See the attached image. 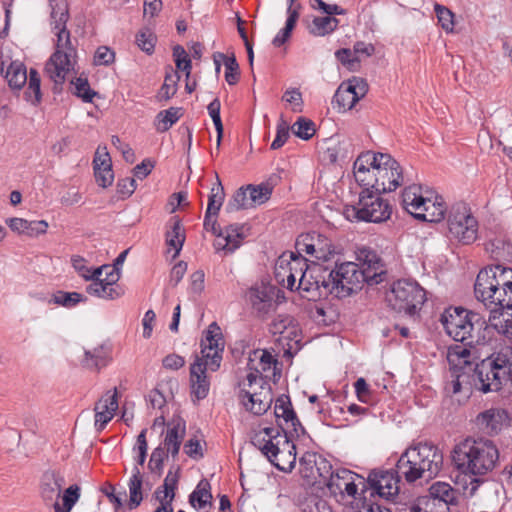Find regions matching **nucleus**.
I'll list each match as a JSON object with an SVG mask.
<instances>
[{"instance_id": "nucleus-1", "label": "nucleus", "mask_w": 512, "mask_h": 512, "mask_svg": "<svg viewBox=\"0 0 512 512\" xmlns=\"http://www.w3.org/2000/svg\"><path fill=\"white\" fill-rule=\"evenodd\" d=\"M51 25L57 30V43L53 54L45 64V73L53 82V93L62 92L66 75L74 70L77 51L72 45L71 34L66 24L69 20V6L66 0H50Z\"/></svg>"}, {"instance_id": "nucleus-2", "label": "nucleus", "mask_w": 512, "mask_h": 512, "mask_svg": "<svg viewBox=\"0 0 512 512\" xmlns=\"http://www.w3.org/2000/svg\"><path fill=\"white\" fill-rule=\"evenodd\" d=\"M474 295L490 314L512 310V268L502 264L482 268L476 276Z\"/></svg>"}, {"instance_id": "nucleus-3", "label": "nucleus", "mask_w": 512, "mask_h": 512, "mask_svg": "<svg viewBox=\"0 0 512 512\" xmlns=\"http://www.w3.org/2000/svg\"><path fill=\"white\" fill-rule=\"evenodd\" d=\"M446 333L456 342L475 347L492 338V327L479 313L461 306L449 307L440 316Z\"/></svg>"}, {"instance_id": "nucleus-4", "label": "nucleus", "mask_w": 512, "mask_h": 512, "mask_svg": "<svg viewBox=\"0 0 512 512\" xmlns=\"http://www.w3.org/2000/svg\"><path fill=\"white\" fill-rule=\"evenodd\" d=\"M318 278V298L323 295H334L341 299L356 293L366 283L367 274L360 270L359 264L354 262H341L338 260L322 264L321 268L312 270Z\"/></svg>"}, {"instance_id": "nucleus-5", "label": "nucleus", "mask_w": 512, "mask_h": 512, "mask_svg": "<svg viewBox=\"0 0 512 512\" xmlns=\"http://www.w3.org/2000/svg\"><path fill=\"white\" fill-rule=\"evenodd\" d=\"M499 460V450L488 439H470L457 444L452 451V463L457 471L469 476H484L493 471Z\"/></svg>"}, {"instance_id": "nucleus-6", "label": "nucleus", "mask_w": 512, "mask_h": 512, "mask_svg": "<svg viewBox=\"0 0 512 512\" xmlns=\"http://www.w3.org/2000/svg\"><path fill=\"white\" fill-rule=\"evenodd\" d=\"M443 454L431 442L418 443L407 448L396 463L397 473L408 483L420 478H433L441 470Z\"/></svg>"}, {"instance_id": "nucleus-7", "label": "nucleus", "mask_w": 512, "mask_h": 512, "mask_svg": "<svg viewBox=\"0 0 512 512\" xmlns=\"http://www.w3.org/2000/svg\"><path fill=\"white\" fill-rule=\"evenodd\" d=\"M426 300V290L411 279L395 281L386 294V302L393 311L411 318L419 315Z\"/></svg>"}, {"instance_id": "nucleus-8", "label": "nucleus", "mask_w": 512, "mask_h": 512, "mask_svg": "<svg viewBox=\"0 0 512 512\" xmlns=\"http://www.w3.org/2000/svg\"><path fill=\"white\" fill-rule=\"evenodd\" d=\"M382 193L362 189L355 205L344 207V216L349 221L381 223L388 220L392 207L381 197Z\"/></svg>"}, {"instance_id": "nucleus-9", "label": "nucleus", "mask_w": 512, "mask_h": 512, "mask_svg": "<svg viewBox=\"0 0 512 512\" xmlns=\"http://www.w3.org/2000/svg\"><path fill=\"white\" fill-rule=\"evenodd\" d=\"M447 226L450 237L463 244H471L477 239L478 222L465 203H456L450 208Z\"/></svg>"}, {"instance_id": "nucleus-10", "label": "nucleus", "mask_w": 512, "mask_h": 512, "mask_svg": "<svg viewBox=\"0 0 512 512\" xmlns=\"http://www.w3.org/2000/svg\"><path fill=\"white\" fill-rule=\"evenodd\" d=\"M332 466L331 464L323 459L320 461V463L317 465V470H326V473L328 474L325 476L323 473L320 472V476L325 478H328V482L326 483L327 488L333 495L340 494L344 496L346 493L348 496L356 498L357 494V484L355 483V477H358L361 479V484L363 487H366L365 480L363 477L359 476L358 474L352 472L349 469L341 468L337 469L336 471H331Z\"/></svg>"}, {"instance_id": "nucleus-11", "label": "nucleus", "mask_w": 512, "mask_h": 512, "mask_svg": "<svg viewBox=\"0 0 512 512\" xmlns=\"http://www.w3.org/2000/svg\"><path fill=\"white\" fill-rule=\"evenodd\" d=\"M301 254L289 253V264L294 278V290L306 292L309 299L318 297L319 282L315 275H312L314 268H321L322 264L312 263L308 265Z\"/></svg>"}, {"instance_id": "nucleus-12", "label": "nucleus", "mask_w": 512, "mask_h": 512, "mask_svg": "<svg viewBox=\"0 0 512 512\" xmlns=\"http://www.w3.org/2000/svg\"><path fill=\"white\" fill-rule=\"evenodd\" d=\"M478 369L481 377L492 373V380L495 381L484 385L483 393L498 392L503 385L512 383V363L504 355L498 354L495 359L482 360Z\"/></svg>"}, {"instance_id": "nucleus-13", "label": "nucleus", "mask_w": 512, "mask_h": 512, "mask_svg": "<svg viewBox=\"0 0 512 512\" xmlns=\"http://www.w3.org/2000/svg\"><path fill=\"white\" fill-rule=\"evenodd\" d=\"M204 334V338L201 340V358L208 363L209 370L215 372L220 368L222 362L225 346L223 335L216 322H212Z\"/></svg>"}, {"instance_id": "nucleus-14", "label": "nucleus", "mask_w": 512, "mask_h": 512, "mask_svg": "<svg viewBox=\"0 0 512 512\" xmlns=\"http://www.w3.org/2000/svg\"><path fill=\"white\" fill-rule=\"evenodd\" d=\"M277 428L280 429V437L274 441V446L279 449L278 451L271 449L269 462L280 471L291 472L296 464V445L282 424H279Z\"/></svg>"}, {"instance_id": "nucleus-15", "label": "nucleus", "mask_w": 512, "mask_h": 512, "mask_svg": "<svg viewBox=\"0 0 512 512\" xmlns=\"http://www.w3.org/2000/svg\"><path fill=\"white\" fill-rule=\"evenodd\" d=\"M240 399L247 411L254 415H263L273 403L272 387L267 380L261 378L259 391L243 389L240 391Z\"/></svg>"}, {"instance_id": "nucleus-16", "label": "nucleus", "mask_w": 512, "mask_h": 512, "mask_svg": "<svg viewBox=\"0 0 512 512\" xmlns=\"http://www.w3.org/2000/svg\"><path fill=\"white\" fill-rule=\"evenodd\" d=\"M402 475L396 469L372 470L367 478V483L380 497L390 498L397 496L400 491Z\"/></svg>"}, {"instance_id": "nucleus-17", "label": "nucleus", "mask_w": 512, "mask_h": 512, "mask_svg": "<svg viewBox=\"0 0 512 512\" xmlns=\"http://www.w3.org/2000/svg\"><path fill=\"white\" fill-rule=\"evenodd\" d=\"M278 360L267 350H254L248 361V368L260 373V379L273 380L277 383L281 377V368Z\"/></svg>"}, {"instance_id": "nucleus-18", "label": "nucleus", "mask_w": 512, "mask_h": 512, "mask_svg": "<svg viewBox=\"0 0 512 512\" xmlns=\"http://www.w3.org/2000/svg\"><path fill=\"white\" fill-rule=\"evenodd\" d=\"M64 484V476L59 471L47 470L42 474L39 483V494L47 507L54 509V503L59 500Z\"/></svg>"}, {"instance_id": "nucleus-19", "label": "nucleus", "mask_w": 512, "mask_h": 512, "mask_svg": "<svg viewBox=\"0 0 512 512\" xmlns=\"http://www.w3.org/2000/svg\"><path fill=\"white\" fill-rule=\"evenodd\" d=\"M357 260L360 262V270L367 274L366 283L368 285H375L382 282L385 271L381 258L376 251L369 247H363L357 252Z\"/></svg>"}, {"instance_id": "nucleus-20", "label": "nucleus", "mask_w": 512, "mask_h": 512, "mask_svg": "<svg viewBox=\"0 0 512 512\" xmlns=\"http://www.w3.org/2000/svg\"><path fill=\"white\" fill-rule=\"evenodd\" d=\"M389 160L384 165L376 167L379 193L395 191L403 184V172L400 164L391 155H389Z\"/></svg>"}, {"instance_id": "nucleus-21", "label": "nucleus", "mask_w": 512, "mask_h": 512, "mask_svg": "<svg viewBox=\"0 0 512 512\" xmlns=\"http://www.w3.org/2000/svg\"><path fill=\"white\" fill-rule=\"evenodd\" d=\"M430 195H425L423 201L416 204V214L414 218L425 221L438 223L444 219L446 213V206L442 197L435 195L432 197L433 192H429Z\"/></svg>"}, {"instance_id": "nucleus-22", "label": "nucleus", "mask_w": 512, "mask_h": 512, "mask_svg": "<svg viewBox=\"0 0 512 512\" xmlns=\"http://www.w3.org/2000/svg\"><path fill=\"white\" fill-rule=\"evenodd\" d=\"M208 369V363L196 355L195 361L190 366V383L191 394L197 400L206 398L209 393L210 381L206 373Z\"/></svg>"}, {"instance_id": "nucleus-23", "label": "nucleus", "mask_w": 512, "mask_h": 512, "mask_svg": "<svg viewBox=\"0 0 512 512\" xmlns=\"http://www.w3.org/2000/svg\"><path fill=\"white\" fill-rule=\"evenodd\" d=\"M118 409V392L114 388L113 393L106 392L95 404V428L102 431L106 425L112 420Z\"/></svg>"}, {"instance_id": "nucleus-24", "label": "nucleus", "mask_w": 512, "mask_h": 512, "mask_svg": "<svg viewBox=\"0 0 512 512\" xmlns=\"http://www.w3.org/2000/svg\"><path fill=\"white\" fill-rule=\"evenodd\" d=\"M93 169L96 183L102 187L107 188L112 185L114 180V173L112 170V162L106 147L103 151L98 148L93 159Z\"/></svg>"}, {"instance_id": "nucleus-25", "label": "nucleus", "mask_w": 512, "mask_h": 512, "mask_svg": "<svg viewBox=\"0 0 512 512\" xmlns=\"http://www.w3.org/2000/svg\"><path fill=\"white\" fill-rule=\"evenodd\" d=\"M280 437V429L274 427H265L255 432L251 437V443L258 448L264 456L269 460L271 449L278 451V447L274 446V441Z\"/></svg>"}, {"instance_id": "nucleus-26", "label": "nucleus", "mask_w": 512, "mask_h": 512, "mask_svg": "<svg viewBox=\"0 0 512 512\" xmlns=\"http://www.w3.org/2000/svg\"><path fill=\"white\" fill-rule=\"evenodd\" d=\"M185 239V229L182 226L181 219L178 216L171 217L167 224L165 240L168 246L174 248V257H177L180 254Z\"/></svg>"}, {"instance_id": "nucleus-27", "label": "nucleus", "mask_w": 512, "mask_h": 512, "mask_svg": "<svg viewBox=\"0 0 512 512\" xmlns=\"http://www.w3.org/2000/svg\"><path fill=\"white\" fill-rule=\"evenodd\" d=\"M110 361V349L105 345H99L93 349L85 350L82 366L87 369L100 370Z\"/></svg>"}, {"instance_id": "nucleus-28", "label": "nucleus", "mask_w": 512, "mask_h": 512, "mask_svg": "<svg viewBox=\"0 0 512 512\" xmlns=\"http://www.w3.org/2000/svg\"><path fill=\"white\" fill-rule=\"evenodd\" d=\"M223 230L224 243L217 242L218 249L225 250L228 253H233L241 245V240L244 238L243 226L239 224H230Z\"/></svg>"}, {"instance_id": "nucleus-29", "label": "nucleus", "mask_w": 512, "mask_h": 512, "mask_svg": "<svg viewBox=\"0 0 512 512\" xmlns=\"http://www.w3.org/2000/svg\"><path fill=\"white\" fill-rule=\"evenodd\" d=\"M486 251L490 257L500 262L511 261L512 259V243L504 237H496L486 244Z\"/></svg>"}, {"instance_id": "nucleus-30", "label": "nucleus", "mask_w": 512, "mask_h": 512, "mask_svg": "<svg viewBox=\"0 0 512 512\" xmlns=\"http://www.w3.org/2000/svg\"><path fill=\"white\" fill-rule=\"evenodd\" d=\"M274 277L279 285L290 291H294V278L289 264V253H283L277 259L274 268Z\"/></svg>"}, {"instance_id": "nucleus-31", "label": "nucleus", "mask_w": 512, "mask_h": 512, "mask_svg": "<svg viewBox=\"0 0 512 512\" xmlns=\"http://www.w3.org/2000/svg\"><path fill=\"white\" fill-rule=\"evenodd\" d=\"M423 498L431 500H440L450 505H456L458 503L457 491L446 482H435L429 489L428 494Z\"/></svg>"}, {"instance_id": "nucleus-32", "label": "nucleus", "mask_w": 512, "mask_h": 512, "mask_svg": "<svg viewBox=\"0 0 512 512\" xmlns=\"http://www.w3.org/2000/svg\"><path fill=\"white\" fill-rule=\"evenodd\" d=\"M389 160V154L386 153H374L372 151H367L361 153L356 161L354 162V172L367 170V169H376L378 165H384Z\"/></svg>"}, {"instance_id": "nucleus-33", "label": "nucleus", "mask_w": 512, "mask_h": 512, "mask_svg": "<svg viewBox=\"0 0 512 512\" xmlns=\"http://www.w3.org/2000/svg\"><path fill=\"white\" fill-rule=\"evenodd\" d=\"M5 78L11 89L20 90L27 82V70L22 62L12 61L8 66Z\"/></svg>"}, {"instance_id": "nucleus-34", "label": "nucleus", "mask_w": 512, "mask_h": 512, "mask_svg": "<svg viewBox=\"0 0 512 512\" xmlns=\"http://www.w3.org/2000/svg\"><path fill=\"white\" fill-rule=\"evenodd\" d=\"M500 410L488 409L478 414L477 424L488 434H497L501 430Z\"/></svg>"}, {"instance_id": "nucleus-35", "label": "nucleus", "mask_w": 512, "mask_h": 512, "mask_svg": "<svg viewBox=\"0 0 512 512\" xmlns=\"http://www.w3.org/2000/svg\"><path fill=\"white\" fill-rule=\"evenodd\" d=\"M314 250L313 255L316 259L322 260L321 264L332 263L331 256L334 255V247L329 238L314 231Z\"/></svg>"}, {"instance_id": "nucleus-36", "label": "nucleus", "mask_w": 512, "mask_h": 512, "mask_svg": "<svg viewBox=\"0 0 512 512\" xmlns=\"http://www.w3.org/2000/svg\"><path fill=\"white\" fill-rule=\"evenodd\" d=\"M186 434V422L181 417L177 419H172L170 423H168V427L166 430V434L163 440L162 447H167L170 445L182 444L183 439Z\"/></svg>"}, {"instance_id": "nucleus-37", "label": "nucleus", "mask_w": 512, "mask_h": 512, "mask_svg": "<svg viewBox=\"0 0 512 512\" xmlns=\"http://www.w3.org/2000/svg\"><path fill=\"white\" fill-rule=\"evenodd\" d=\"M142 474L137 466L133 468V474L129 480V494L128 508L130 510L136 509L143 500L142 495Z\"/></svg>"}, {"instance_id": "nucleus-38", "label": "nucleus", "mask_w": 512, "mask_h": 512, "mask_svg": "<svg viewBox=\"0 0 512 512\" xmlns=\"http://www.w3.org/2000/svg\"><path fill=\"white\" fill-rule=\"evenodd\" d=\"M183 115L182 108L170 107L167 110L160 111L155 118V128L158 132L168 131Z\"/></svg>"}, {"instance_id": "nucleus-39", "label": "nucleus", "mask_w": 512, "mask_h": 512, "mask_svg": "<svg viewBox=\"0 0 512 512\" xmlns=\"http://www.w3.org/2000/svg\"><path fill=\"white\" fill-rule=\"evenodd\" d=\"M213 499L212 493H211V485L210 482L203 478L199 481L197 484L195 490L190 494L189 496V503L196 507V502L198 508H203L207 504H211V501Z\"/></svg>"}, {"instance_id": "nucleus-40", "label": "nucleus", "mask_w": 512, "mask_h": 512, "mask_svg": "<svg viewBox=\"0 0 512 512\" xmlns=\"http://www.w3.org/2000/svg\"><path fill=\"white\" fill-rule=\"evenodd\" d=\"M474 366L475 364H468L459 367H450V372H452V375L459 377V381L463 384L466 398L469 397L472 388H476Z\"/></svg>"}, {"instance_id": "nucleus-41", "label": "nucleus", "mask_w": 512, "mask_h": 512, "mask_svg": "<svg viewBox=\"0 0 512 512\" xmlns=\"http://www.w3.org/2000/svg\"><path fill=\"white\" fill-rule=\"evenodd\" d=\"M357 102L358 98L343 83L340 84L332 99L333 108H337L339 112L352 109Z\"/></svg>"}, {"instance_id": "nucleus-42", "label": "nucleus", "mask_w": 512, "mask_h": 512, "mask_svg": "<svg viewBox=\"0 0 512 512\" xmlns=\"http://www.w3.org/2000/svg\"><path fill=\"white\" fill-rule=\"evenodd\" d=\"M488 322L489 326L492 327V331L496 330L499 334L512 340V313L505 315L502 311L501 314H490Z\"/></svg>"}, {"instance_id": "nucleus-43", "label": "nucleus", "mask_w": 512, "mask_h": 512, "mask_svg": "<svg viewBox=\"0 0 512 512\" xmlns=\"http://www.w3.org/2000/svg\"><path fill=\"white\" fill-rule=\"evenodd\" d=\"M180 80V75L177 71H173L170 67V72H166L164 83L160 87L156 98L159 102L168 101L177 92V84Z\"/></svg>"}, {"instance_id": "nucleus-44", "label": "nucleus", "mask_w": 512, "mask_h": 512, "mask_svg": "<svg viewBox=\"0 0 512 512\" xmlns=\"http://www.w3.org/2000/svg\"><path fill=\"white\" fill-rule=\"evenodd\" d=\"M425 195L421 191V186L411 185L402 192V205L413 217L416 214V204L423 201Z\"/></svg>"}, {"instance_id": "nucleus-45", "label": "nucleus", "mask_w": 512, "mask_h": 512, "mask_svg": "<svg viewBox=\"0 0 512 512\" xmlns=\"http://www.w3.org/2000/svg\"><path fill=\"white\" fill-rule=\"evenodd\" d=\"M85 301H87V297L81 293L65 292L62 290H58L52 295L51 299L49 300V303H53L58 306H63L65 308H72L75 307L80 302Z\"/></svg>"}, {"instance_id": "nucleus-46", "label": "nucleus", "mask_w": 512, "mask_h": 512, "mask_svg": "<svg viewBox=\"0 0 512 512\" xmlns=\"http://www.w3.org/2000/svg\"><path fill=\"white\" fill-rule=\"evenodd\" d=\"M469 345H454L448 349V361L450 367H459L468 364H474L469 360L471 352Z\"/></svg>"}, {"instance_id": "nucleus-47", "label": "nucleus", "mask_w": 512, "mask_h": 512, "mask_svg": "<svg viewBox=\"0 0 512 512\" xmlns=\"http://www.w3.org/2000/svg\"><path fill=\"white\" fill-rule=\"evenodd\" d=\"M250 206L255 207L268 201L272 194V186L268 183H262L254 186L252 184L247 185Z\"/></svg>"}, {"instance_id": "nucleus-48", "label": "nucleus", "mask_w": 512, "mask_h": 512, "mask_svg": "<svg viewBox=\"0 0 512 512\" xmlns=\"http://www.w3.org/2000/svg\"><path fill=\"white\" fill-rule=\"evenodd\" d=\"M313 26L310 32L315 36H325L335 31L339 25V20L335 17H314Z\"/></svg>"}, {"instance_id": "nucleus-49", "label": "nucleus", "mask_w": 512, "mask_h": 512, "mask_svg": "<svg viewBox=\"0 0 512 512\" xmlns=\"http://www.w3.org/2000/svg\"><path fill=\"white\" fill-rule=\"evenodd\" d=\"M274 414L277 419L282 418L286 424L289 420H296V413L288 395L282 394L276 399Z\"/></svg>"}, {"instance_id": "nucleus-50", "label": "nucleus", "mask_w": 512, "mask_h": 512, "mask_svg": "<svg viewBox=\"0 0 512 512\" xmlns=\"http://www.w3.org/2000/svg\"><path fill=\"white\" fill-rule=\"evenodd\" d=\"M80 497V488L78 485L73 484L64 490L62 496V505L59 504L57 500L54 503V511L55 512H70L73 506L76 504Z\"/></svg>"}, {"instance_id": "nucleus-51", "label": "nucleus", "mask_w": 512, "mask_h": 512, "mask_svg": "<svg viewBox=\"0 0 512 512\" xmlns=\"http://www.w3.org/2000/svg\"><path fill=\"white\" fill-rule=\"evenodd\" d=\"M216 177H217V184L214 187H212L209 198H208V206H207V210H206V211H208V216L210 214H218L219 213V210L223 204L224 197H225V192H224V188L221 184V181H220L218 175Z\"/></svg>"}, {"instance_id": "nucleus-52", "label": "nucleus", "mask_w": 512, "mask_h": 512, "mask_svg": "<svg viewBox=\"0 0 512 512\" xmlns=\"http://www.w3.org/2000/svg\"><path fill=\"white\" fill-rule=\"evenodd\" d=\"M250 204L251 202H249L248 189L246 186L235 191L225 209L228 213H232L241 209H248L251 207Z\"/></svg>"}, {"instance_id": "nucleus-53", "label": "nucleus", "mask_w": 512, "mask_h": 512, "mask_svg": "<svg viewBox=\"0 0 512 512\" xmlns=\"http://www.w3.org/2000/svg\"><path fill=\"white\" fill-rule=\"evenodd\" d=\"M220 109H221V103L218 98H215L212 100L209 105L207 106L208 113L210 117L212 118V121L214 123L216 132H217V141H216V147L217 151H219L222 137H223V124L220 116Z\"/></svg>"}, {"instance_id": "nucleus-54", "label": "nucleus", "mask_w": 512, "mask_h": 512, "mask_svg": "<svg viewBox=\"0 0 512 512\" xmlns=\"http://www.w3.org/2000/svg\"><path fill=\"white\" fill-rule=\"evenodd\" d=\"M300 12L291 11L290 14H288L285 27L282 28L278 34L274 37L272 43L275 47H280L283 45L291 36V33L293 29L296 26V23L299 19Z\"/></svg>"}, {"instance_id": "nucleus-55", "label": "nucleus", "mask_w": 512, "mask_h": 512, "mask_svg": "<svg viewBox=\"0 0 512 512\" xmlns=\"http://www.w3.org/2000/svg\"><path fill=\"white\" fill-rule=\"evenodd\" d=\"M357 183L363 187V189H369L371 192L379 193V183L376 176V169H367L358 172H354Z\"/></svg>"}, {"instance_id": "nucleus-56", "label": "nucleus", "mask_w": 512, "mask_h": 512, "mask_svg": "<svg viewBox=\"0 0 512 512\" xmlns=\"http://www.w3.org/2000/svg\"><path fill=\"white\" fill-rule=\"evenodd\" d=\"M74 85L75 91L73 92L77 97L81 98L83 102L91 103L97 92L91 89L87 78L76 77L71 81Z\"/></svg>"}, {"instance_id": "nucleus-57", "label": "nucleus", "mask_w": 512, "mask_h": 512, "mask_svg": "<svg viewBox=\"0 0 512 512\" xmlns=\"http://www.w3.org/2000/svg\"><path fill=\"white\" fill-rule=\"evenodd\" d=\"M156 41V35L149 28H144L136 34L138 47L148 55L154 52Z\"/></svg>"}, {"instance_id": "nucleus-58", "label": "nucleus", "mask_w": 512, "mask_h": 512, "mask_svg": "<svg viewBox=\"0 0 512 512\" xmlns=\"http://www.w3.org/2000/svg\"><path fill=\"white\" fill-rule=\"evenodd\" d=\"M292 132L303 140H309L316 132L315 124L312 120L300 117L292 126Z\"/></svg>"}, {"instance_id": "nucleus-59", "label": "nucleus", "mask_w": 512, "mask_h": 512, "mask_svg": "<svg viewBox=\"0 0 512 512\" xmlns=\"http://www.w3.org/2000/svg\"><path fill=\"white\" fill-rule=\"evenodd\" d=\"M249 300L255 309L263 311L266 306L270 305L271 296L264 288H251L249 291Z\"/></svg>"}, {"instance_id": "nucleus-60", "label": "nucleus", "mask_w": 512, "mask_h": 512, "mask_svg": "<svg viewBox=\"0 0 512 512\" xmlns=\"http://www.w3.org/2000/svg\"><path fill=\"white\" fill-rule=\"evenodd\" d=\"M168 458V452H165L164 447L159 445L156 447L151 454L148 468L152 473H156L159 476L162 474L164 467V460Z\"/></svg>"}, {"instance_id": "nucleus-61", "label": "nucleus", "mask_w": 512, "mask_h": 512, "mask_svg": "<svg viewBox=\"0 0 512 512\" xmlns=\"http://www.w3.org/2000/svg\"><path fill=\"white\" fill-rule=\"evenodd\" d=\"M435 13L437 15L438 21L441 27L446 32H452L454 29V14L447 7L441 4H435L434 6Z\"/></svg>"}, {"instance_id": "nucleus-62", "label": "nucleus", "mask_w": 512, "mask_h": 512, "mask_svg": "<svg viewBox=\"0 0 512 512\" xmlns=\"http://www.w3.org/2000/svg\"><path fill=\"white\" fill-rule=\"evenodd\" d=\"M225 80L229 85H235L240 79L239 64L234 54L225 59Z\"/></svg>"}, {"instance_id": "nucleus-63", "label": "nucleus", "mask_w": 512, "mask_h": 512, "mask_svg": "<svg viewBox=\"0 0 512 512\" xmlns=\"http://www.w3.org/2000/svg\"><path fill=\"white\" fill-rule=\"evenodd\" d=\"M179 478H180V467L179 466L176 468L175 472H172V470L168 471V473L164 479V483L162 485L163 495H165V497H171V499L175 498V490L177 489Z\"/></svg>"}, {"instance_id": "nucleus-64", "label": "nucleus", "mask_w": 512, "mask_h": 512, "mask_svg": "<svg viewBox=\"0 0 512 512\" xmlns=\"http://www.w3.org/2000/svg\"><path fill=\"white\" fill-rule=\"evenodd\" d=\"M348 90H351L358 101L362 99L368 92L369 86L367 81L361 77H352L346 82H342Z\"/></svg>"}]
</instances>
